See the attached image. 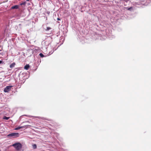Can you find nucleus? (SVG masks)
Returning <instances> with one entry per match:
<instances>
[{"mask_svg":"<svg viewBox=\"0 0 151 151\" xmlns=\"http://www.w3.org/2000/svg\"><path fill=\"white\" fill-rule=\"evenodd\" d=\"M25 126H22V127H19L16 128L15 129L16 130H18L20 129L24 128H25Z\"/></svg>","mask_w":151,"mask_h":151,"instance_id":"20e7f679","label":"nucleus"},{"mask_svg":"<svg viewBox=\"0 0 151 151\" xmlns=\"http://www.w3.org/2000/svg\"><path fill=\"white\" fill-rule=\"evenodd\" d=\"M9 117H6V116H4V117H3V119H6V120H8V119H9Z\"/></svg>","mask_w":151,"mask_h":151,"instance_id":"6e6552de","label":"nucleus"},{"mask_svg":"<svg viewBox=\"0 0 151 151\" xmlns=\"http://www.w3.org/2000/svg\"><path fill=\"white\" fill-rule=\"evenodd\" d=\"M58 19V20H60L59 18H58V19Z\"/></svg>","mask_w":151,"mask_h":151,"instance_id":"ddd939ff","label":"nucleus"},{"mask_svg":"<svg viewBox=\"0 0 151 151\" xmlns=\"http://www.w3.org/2000/svg\"><path fill=\"white\" fill-rule=\"evenodd\" d=\"M19 134L18 133H13L9 134L8 137H11L12 138H14L18 137L19 136Z\"/></svg>","mask_w":151,"mask_h":151,"instance_id":"f03ea898","label":"nucleus"},{"mask_svg":"<svg viewBox=\"0 0 151 151\" xmlns=\"http://www.w3.org/2000/svg\"><path fill=\"white\" fill-rule=\"evenodd\" d=\"M15 65V63H12V64H11L10 65V68H12L13 67H14Z\"/></svg>","mask_w":151,"mask_h":151,"instance_id":"423d86ee","label":"nucleus"},{"mask_svg":"<svg viewBox=\"0 0 151 151\" xmlns=\"http://www.w3.org/2000/svg\"><path fill=\"white\" fill-rule=\"evenodd\" d=\"M2 63V61H1V60H0V64L1 63Z\"/></svg>","mask_w":151,"mask_h":151,"instance_id":"f8f14e48","label":"nucleus"},{"mask_svg":"<svg viewBox=\"0 0 151 151\" xmlns=\"http://www.w3.org/2000/svg\"><path fill=\"white\" fill-rule=\"evenodd\" d=\"M33 147L35 148H36V145L35 144H34L33 145Z\"/></svg>","mask_w":151,"mask_h":151,"instance_id":"9d476101","label":"nucleus"},{"mask_svg":"<svg viewBox=\"0 0 151 151\" xmlns=\"http://www.w3.org/2000/svg\"><path fill=\"white\" fill-rule=\"evenodd\" d=\"M25 4V3H22L21 4V5H23V4Z\"/></svg>","mask_w":151,"mask_h":151,"instance_id":"9b49d317","label":"nucleus"},{"mask_svg":"<svg viewBox=\"0 0 151 151\" xmlns=\"http://www.w3.org/2000/svg\"><path fill=\"white\" fill-rule=\"evenodd\" d=\"M12 146L17 150H19L22 148V144L19 142L13 144Z\"/></svg>","mask_w":151,"mask_h":151,"instance_id":"f257e3e1","label":"nucleus"},{"mask_svg":"<svg viewBox=\"0 0 151 151\" xmlns=\"http://www.w3.org/2000/svg\"><path fill=\"white\" fill-rule=\"evenodd\" d=\"M29 67V65H27L24 67V69H25L26 70H27L28 69Z\"/></svg>","mask_w":151,"mask_h":151,"instance_id":"39448f33","label":"nucleus"},{"mask_svg":"<svg viewBox=\"0 0 151 151\" xmlns=\"http://www.w3.org/2000/svg\"><path fill=\"white\" fill-rule=\"evenodd\" d=\"M27 1H29V0H26Z\"/></svg>","mask_w":151,"mask_h":151,"instance_id":"4468645a","label":"nucleus"},{"mask_svg":"<svg viewBox=\"0 0 151 151\" xmlns=\"http://www.w3.org/2000/svg\"><path fill=\"white\" fill-rule=\"evenodd\" d=\"M40 55L42 57H44V55H43V54H42L41 53H40Z\"/></svg>","mask_w":151,"mask_h":151,"instance_id":"1a4fd4ad","label":"nucleus"},{"mask_svg":"<svg viewBox=\"0 0 151 151\" xmlns=\"http://www.w3.org/2000/svg\"><path fill=\"white\" fill-rule=\"evenodd\" d=\"M12 86H6L4 89V91L5 92H9L12 87Z\"/></svg>","mask_w":151,"mask_h":151,"instance_id":"7ed1b4c3","label":"nucleus"},{"mask_svg":"<svg viewBox=\"0 0 151 151\" xmlns=\"http://www.w3.org/2000/svg\"><path fill=\"white\" fill-rule=\"evenodd\" d=\"M18 6L17 5H15L14 6H13L11 8L12 9H17L18 8Z\"/></svg>","mask_w":151,"mask_h":151,"instance_id":"0eeeda50","label":"nucleus"}]
</instances>
